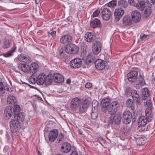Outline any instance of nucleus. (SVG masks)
Masks as SVG:
<instances>
[{
  "label": "nucleus",
  "mask_w": 155,
  "mask_h": 155,
  "mask_svg": "<svg viewBox=\"0 0 155 155\" xmlns=\"http://www.w3.org/2000/svg\"><path fill=\"white\" fill-rule=\"evenodd\" d=\"M144 127L139 126L138 125L137 129L138 132H139L140 133H141L143 132L145 130V128H144Z\"/></svg>",
  "instance_id": "864d4df0"
},
{
  "label": "nucleus",
  "mask_w": 155,
  "mask_h": 155,
  "mask_svg": "<svg viewBox=\"0 0 155 155\" xmlns=\"http://www.w3.org/2000/svg\"><path fill=\"white\" fill-rule=\"evenodd\" d=\"M123 23L125 25H130L132 23L131 17L128 15H125L123 18Z\"/></svg>",
  "instance_id": "f704fd0d"
},
{
  "label": "nucleus",
  "mask_w": 155,
  "mask_h": 155,
  "mask_svg": "<svg viewBox=\"0 0 155 155\" xmlns=\"http://www.w3.org/2000/svg\"><path fill=\"white\" fill-rule=\"evenodd\" d=\"M138 3L136 4V7L140 10L142 11L145 7V0H137Z\"/></svg>",
  "instance_id": "e433bc0d"
},
{
  "label": "nucleus",
  "mask_w": 155,
  "mask_h": 155,
  "mask_svg": "<svg viewBox=\"0 0 155 155\" xmlns=\"http://www.w3.org/2000/svg\"><path fill=\"white\" fill-rule=\"evenodd\" d=\"M130 129L129 127L127 126H123L121 129V131L122 134L125 135H127L130 132Z\"/></svg>",
  "instance_id": "ea45409f"
},
{
  "label": "nucleus",
  "mask_w": 155,
  "mask_h": 155,
  "mask_svg": "<svg viewBox=\"0 0 155 155\" xmlns=\"http://www.w3.org/2000/svg\"><path fill=\"white\" fill-rule=\"evenodd\" d=\"M137 132H136L134 136V138L136 140L137 144L139 146L143 145L146 142V141L144 139V137H137Z\"/></svg>",
  "instance_id": "5701e85b"
},
{
  "label": "nucleus",
  "mask_w": 155,
  "mask_h": 155,
  "mask_svg": "<svg viewBox=\"0 0 155 155\" xmlns=\"http://www.w3.org/2000/svg\"><path fill=\"white\" fill-rule=\"evenodd\" d=\"M148 36L149 35H148L142 33L140 34V37L142 40H145Z\"/></svg>",
  "instance_id": "603ef678"
},
{
  "label": "nucleus",
  "mask_w": 155,
  "mask_h": 155,
  "mask_svg": "<svg viewBox=\"0 0 155 155\" xmlns=\"http://www.w3.org/2000/svg\"><path fill=\"white\" fill-rule=\"evenodd\" d=\"M36 79L32 77H31L29 79V82H31V83L32 84H34L36 82Z\"/></svg>",
  "instance_id": "5fc2aeb1"
},
{
  "label": "nucleus",
  "mask_w": 155,
  "mask_h": 155,
  "mask_svg": "<svg viewBox=\"0 0 155 155\" xmlns=\"http://www.w3.org/2000/svg\"><path fill=\"white\" fill-rule=\"evenodd\" d=\"M71 149V144L68 143L66 142L62 145L61 151L62 153H67L69 152Z\"/></svg>",
  "instance_id": "aec40b11"
},
{
  "label": "nucleus",
  "mask_w": 155,
  "mask_h": 155,
  "mask_svg": "<svg viewBox=\"0 0 155 155\" xmlns=\"http://www.w3.org/2000/svg\"><path fill=\"white\" fill-rule=\"evenodd\" d=\"M138 72L137 71L133 70L130 72L127 75L128 80L131 82L136 81L137 78Z\"/></svg>",
  "instance_id": "9d476101"
},
{
  "label": "nucleus",
  "mask_w": 155,
  "mask_h": 155,
  "mask_svg": "<svg viewBox=\"0 0 155 155\" xmlns=\"http://www.w3.org/2000/svg\"><path fill=\"white\" fill-rule=\"evenodd\" d=\"M58 134V130L56 129H54L51 131L48 135L49 141L53 142L57 138Z\"/></svg>",
  "instance_id": "2eb2a0df"
},
{
  "label": "nucleus",
  "mask_w": 155,
  "mask_h": 155,
  "mask_svg": "<svg viewBox=\"0 0 155 155\" xmlns=\"http://www.w3.org/2000/svg\"><path fill=\"white\" fill-rule=\"evenodd\" d=\"M70 155H78V154L76 151H74L71 153Z\"/></svg>",
  "instance_id": "69168bd1"
},
{
  "label": "nucleus",
  "mask_w": 155,
  "mask_h": 155,
  "mask_svg": "<svg viewBox=\"0 0 155 155\" xmlns=\"http://www.w3.org/2000/svg\"><path fill=\"white\" fill-rule=\"evenodd\" d=\"M53 79L54 77L53 76V74H51L47 75H45V84L46 85L49 84L52 82Z\"/></svg>",
  "instance_id": "4c0bfd02"
},
{
  "label": "nucleus",
  "mask_w": 155,
  "mask_h": 155,
  "mask_svg": "<svg viewBox=\"0 0 155 155\" xmlns=\"http://www.w3.org/2000/svg\"><path fill=\"white\" fill-rule=\"evenodd\" d=\"M80 99L78 97H75L72 99L71 102L70 107L71 110L76 111L81 103Z\"/></svg>",
  "instance_id": "0eeeda50"
},
{
  "label": "nucleus",
  "mask_w": 155,
  "mask_h": 155,
  "mask_svg": "<svg viewBox=\"0 0 155 155\" xmlns=\"http://www.w3.org/2000/svg\"><path fill=\"white\" fill-rule=\"evenodd\" d=\"M150 1V2L151 3H152V4H155V0H149Z\"/></svg>",
  "instance_id": "774afa93"
},
{
  "label": "nucleus",
  "mask_w": 155,
  "mask_h": 155,
  "mask_svg": "<svg viewBox=\"0 0 155 155\" xmlns=\"http://www.w3.org/2000/svg\"><path fill=\"white\" fill-rule=\"evenodd\" d=\"M126 105L128 107L130 108L131 110H134V105L132 99H129L126 101Z\"/></svg>",
  "instance_id": "79ce46f5"
},
{
  "label": "nucleus",
  "mask_w": 155,
  "mask_h": 155,
  "mask_svg": "<svg viewBox=\"0 0 155 155\" xmlns=\"http://www.w3.org/2000/svg\"><path fill=\"white\" fill-rule=\"evenodd\" d=\"M17 58L21 62L28 64L31 61V58L28 55L21 54L18 55Z\"/></svg>",
  "instance_id": "1a4fd4ad"
},
{
  "label": "nucleus",
  "mask_w": 155,
  "mask_h": 155,
  "mask_svg": "<svg viewBox=\"0 0 155 155\" xmlns=\"http://www.w3.org/2000/svg\"><path fill=\"white\" fill-rule=\"evenodd\" d=\"M142 97L143 100L147 99L150 96V93L147 87L144 88L142 89Z\"/></svg>",
  "instance_id": "7c9ffc66"
},
{
  "label": "nucleus",
  "mask_w": 155,
  "mask_h": 155,
  "mask_svg": "<svg viewBox=\"0 0 155 155\" xmlns=\"http://www.w3.org/2000/svg\"><path fill=\"white\" fill-rule=\"evenodd\" d=\"M133 93L131 94L132 97L134 101L136 103L137 105L140 104V98L139 94H137V91L134 90L133 91Z\"/></svg>",
  "instance_id": "c85d7f7f"
},
{
  "label": "nucleus",
  "mask_w": 155,
  "mask_h": 155,
  "mask_svg": "<svg viewBox=\"0 0 155 155\" xmlns=\"http://www.w3.org/2000/svg\"><path fill=\"white\" fill-rule=\"evenodd\" d=\"M101 25V21L97 18H94L90 22V25L94 28L100 27Z\"/></svg>",
  "instance_id": "c756f323"
},
{
  "label": "nucleus",
  "mask_w": 155,
  "mask_h": 155,
  "mask_svg": "<svg viewBox=\"0 0 155 155\" xmlns=\"http://www.w3.org/2000/svg\"><path fill=\"white\" fill-rule=\"evenodd\" d=\"M123 123L126 124H129L132 120V123L135 122L136 119V114L133 112V114L128 110L123 112L122 116Z\"/></svg>",
  "instance_id": "f257e3e1"
},
{
  "label": "nucleus",
  "mask_w": 155,
  "mask_h": 155,
  "mask_svg": "<svg viewBox=\"0 0 155 155\" xmlns=\"http://www.w3.org/2000/svg\"><path fill=\"white\" fill-rule=\"evenodd\" d=\"M16 49L15 45H14L9 51L4 54L3 55L5 57H9L13 55V52Z\"/></svg>",
  "instance_id": "58836bf2"
},
{
  "label": "nucleus",
  "mask_w": 155,
  "mask_h": 155,
  "mask_svg": "<svg viewBox=\"0 0 155 155\" xmlns=\"http://www.w3.org/2000/svg\"><path fill=\"white\" fill-rule=\"evenodd\" d=\"M13 114H14V112L13 110V107L11 106H7L4 110V117L6 119H8Z\"/></svg>",
  "instance_id": "6e6552de"
},
{
  "label": "nucleus",
  "mask_w": 155,
  "mask_h": 155,
  "mask_svg": "<svg viewBox=\"0 0 155 155\" xmlns=\"http://www.w3.org/2000/svg\"><path fill=\"white\" fill-rule=\"evenodd\" d=\"M107 0H99V2L100 4L102 5L107 2Z\"/></svg>",
  "instance_id": "e2e57ef3"
},
{
  "label": "nucleus",
  "mask_w": 155,
  "mask_h": 155,
  "mask_svg": "<svg viewBox=\"0 0 155 155\" xmlns=\"http://www.w3.org/2000/svg\"><path fill=\"white\" fill-rule=\"evenodd\" d=\"M91 118L92 119L94 120L97 117L98 114L96 112H92L91 113Z\"/></svg>",
  "instance_id": "8fccbe9b"
},
{
  "label": "nucleus",
  "mask_w": 155,
  "mask_h": 155,
  "mask_svg": "<svg viewBox=\"0 0 155 155\" xmlns=\"http://www.w3.org/2000/svg\"><path fill=\"white\" fill-rule=\"evenodd\" d=\"M89 105V101L87 100H85L81 103V102L78 107L80 113H82L85 112L86 110Z\"/></svg>",
  "instance_id": "f8f14e48"
},
{
  "label": "nucleus",
  "mask_w": 155,
  "mask_h": 155,
  "mask_svg": "<svg viewBox=\"0 0 155 155\" xmlns=\"http://www.w3.org/2000/svg\"><path fill=\"white\" fill-rule=\"evenodd\" d=\"M97 55L91 54L88 55L86 60V63L88 65H91L92 64L95 63V61L97 60Z\"/></svg>",
  "instance_id": "9b49d317"
},
{
  "label": "nucleus",
  "mask_w": 155,
  "mask_h": 155,
  "mask_svg": "<svg viewBox=\"0 0 155 155\" xmlns=\"http://www.w3.org/2000/svg\"><path fill=\"white\" fill-rule=\"evenodd\" d=\"M117 3V0H112L107 5L109 7H114L116 5Z\"/></svg>",
  "instance_id": "49530a36"
},
{
  "label": "nucleus",
  "mask_w": 155,
  "mask_h": 155,
  "mask_svg": "<svg viewBox=\"0 0 155 155\" xmlns=\"http://www.w3.org/2000/svg\"><path fill=\"white\" fill-rule=\"evenodd\" d=\"M17 102V100L15 97L10 94L7 98V103L8 104L13 105Z\"/></svg>",
  "instance_id": "c9c22d12"
},
{
  "label": "nucleus",
  "mask_w": 155,
  "mask_h": 155,
  "mask_svg": "<svg viewBox=\"0 0 155 155\" xmlns=\"http://www.w3.org/2000/svg\"><path fill=\"white\" fill-rule=\"evenodd\" d=\"M14 118L20 123L24 121L25 118V114L23 113L20 112L14 115Z\"/></svg>",
  "instance_id": "72a5a7b5"
},
{
  "label": "nucleus",
  "mask_w": 155,
  "mask_h": 155,
  "mask_svg": "<svg viewBox=\"0 0 155 155\" xmlns=\"http://www.w3.org/2000/svg\"><path fill=\"white\" fill-rule=\"evenodd\" d=\"M82 61L81 58H76L70 62V66L72 68H79L81 65Z\"/></svg>",
  "instance_id": "423d86ee"
},
{
  "label": "nucleus",
  "mask_w": 155,
  "mask_h": 155,
  "mask_svg": "<svg viewBox=\"0 0 155 155\" xmlns=\"http://www.w3.org/2000/svg\"><path fill=\"white\" fill-rule=\"evenodd\" d=\"M128 3L129 5L132 6H136V3L134 0H128Z\"/></svg>",
  "instance_id": "6e6d98bb"
},
{
  "label": "nucleus",
  "mask_w": 155,
  "mask_h": 155,
  "mask_svg": "<svg viewBox=\"0 0 155 155\" xmlns=\"http://www.w3.org/2000/svg\"><path fill=\"white\" fill-rule=\"evenodd\" d=\"M144 13L146 17L149 16L151 14V11L150 9H145L144 11Z\"/></svg>",
  "instance_id": "3c124183"
},
{
  "label": "nucleus",
  "mask_w": 155,
  "mask_h": 155,
  "mask_svg": "<svg viewBox=\"0 0 155 155\" xmlns=\"http://www.w3.org/2000/svg\"><path fill=\"white\" fill-rule=\"evenodd\" d=\"M51 35L53 38L55 37L56 35V32L55 31H53L50 33Z\"/></svg>",
  "instance_id": "052dcab7"
},
{
  "label": "nucleus",
  "mask_w": 155,
  "mask_h": 155,
  "mask_svg": "<svg viewBox=\"0 0 155 155\" xmlns=\"http://www.w3.org/2000/svg\"><path fill=\"white\" fill-rule=\"evenodd\" d=\"M118 6L123 8L127 7L128 6L127 2L124 0H121L118 2Z\"/></svg>",
  "instance_id": "37998d69"
},
{
  "label": "nucleus",
  "mask_w": 155,
  "mask_h": 155,
  "mask_svg": "<svg viewBox=\"0 0 155 155\" xmlns=\"http://www.w3.org/2000/svg\"><path fill=\"white\" fill-rule=\"evenodd\" d=\"M59 53L60 54V57H62V56H63V50L62 49V48H61V50H60Z\"/></svg>",
  "instance_id": "0e129e2a"
},
{
  "label": "nucleus",
  "mask_w": 155,
  "mask_h": 155,
  "mask_svg": "<svg viewBox=\"0 0 155 155\" xmlns=\"http://www.w3.org/2000/svg\"><path fill=\"white\" fill-rule=\"evenodd\" d=\"M98 104L97 101L96 100H94L92 102V105L93 107H96Z\"/></svg>",
  "instance_id": "13d9d810"
},
{
  "label": "nucleus",
  "mask_w": 155,
  "mask_h": 155,
  "mask_svg": "<svg viewBox=\"0 0 155 155\" xmlns=\"http://www.w3.org/2000/svg\"><path fill=\"white\" fill-rule=\"evenodd\" d=\"M29 71L30 74H32L36 73L39 69V67L38 64L35 62H33L29 65Z\"/></svg>",
  "instance_id": "412c9836"
},
{
  "label": "nucleus",
  "mask_w": 155,
  "mask_h": 155,
  "mask_svg": "<svg viewBox=\"0 0 155 155\" xmlns=\"http://www.w3.org/2000/svg\"><path fill=\"white\" fill-rule=\"evenodd\" d=\"M64 136L61 133L59 134V137H58L59 141H61L62 139L64 138Z\"/></svg>",
  "instance_id": "bf43d9fd"
},
{
  "label": "nucleus",
  "mask_w": 155,
  "mask_h": 155,
  "mask_svg": "<svg viewBox=\"0 0 155 155\" xmlns=\"http://www.w3.org/2000/svg\"><path fill=\"white\" fill-rule=\"evenodd\" d=\"M147 121V119L144 116H142L140 117L137 120L138 125L139 126L144 127L146 124Z\"/></svg>",
  "instance_id": "cd10ccee"
},
{
  "label": "nucleus",
  "mask_w": 155,
  "mask_h": 155,
  "mask_svg": "<svg viewBox=\"0 0 155 155\" xmlns=\"http://www.w3.org/2000/svg\"><path fill=\"white\" fill-rule=\"evenodd\" d=\"M18 67L20 70L27 73H29V65L25 64L20 63L18 64Z\"/></svg>",
  "instance_id": "a878e982"
},
{
  "label": "nucleus",
  "mask_w": 155,
  "mask_h": 155,
  "mask_svg": "<svg viewBox=\"0 0 155 155\" xmlns=\"http://www.w3.org/2000/svg\"><path fill=\"white\" fill-rule=\"evenodd\" d=\"M121 120V117L119 115L111 116L110 117L108 123L109 124H118Z\"/></svg>",
  "instance_id": "dca6fc26"
},
{
  "label": "nucleus",
  "mask_w": 155,
  "mask_h": 155,
  "mask_svg": "<svg viewBox=\"0 0 155 155\" xmlns=\"http://www.w3.org/2000/svg\"><path fill=\"white\" fill-rule=\"evenodd\" d=\"M120 105L118 102L115 101L112 102L110 105L108 109V113L111 115L114 114L117 111Z\"/></svg>",
  "instance_id": "20e7f679"
},
{
  "label": "nucleus",
  "mask_w": 155,
  "mask_h": 155,
  "mask_svg": "<svg viewBox=\"0 0 155 155\" xmlns=\"http://www.w3.org/2000/svg\"><path fill=\"white\" fill-rule=\"evenodd\" d=\"M14 107H13V110L14 112V115L16 114L17 113H18L20 110V106L17 104H14Z\"/></svg>",
  "instance_id": "c03bdc74"
},
{
  "label": "nucleus",
  "mask_w": 155,
  "mask_h": 155,
  "mask_svg": "<svg viewBox=\"0 0 155 155\" xmlns=\"http://www.w3.org/2000/svg\"><path fill=\"white\" fill-rule=\"evenodd\" d=\"M54 77L53 80L57 83H61L64 81V78L63 75L59 73H56L53 75Z\"/></svg>",
  "instance_id": "393cba45"
},
{
  "label": "nucleus",
  "mask_w": 155,
  "mask_h": 155,
  "mask_svg": "<svg viewBox=\"0 0 155 155\" xmlns=\"http://www.w3.org/2000/svg\"><path fill=\"white\" fill-rule=\"evenodd\" d=\"M110 104V100L107 98L103 99L101 102V109L104 112H106Z\"/></svg>",
  "instance_id": "ddd939ff"
},
{
  "label": "nucleus",
  "mask_w": 155,
  "mask_h": 155,
  "mask_svg": "<svg viewBox=\"0 0 155 155\" xmlns=\"http://www.w3.org/2000/svg\"><path fill=\"white\" fill-rule=\"evenodd\" d=\"M95 36L91 32H87L84 36L85 40L88 42H90L95 40Z\"/></svg>",
  "instance_id": "2f4dec72"
},
{
  "label": "nucleus",
  "mask_w": 155,
  "mask_h": 155,
  "mask_svg": "<svg viewBox=\"0 0 155 155\" xmlns=\"http://www.w3.org/2000/svg\"><path fill=\"white\" fill-rule=\"evenodd\" d=\"M139 83L143 85L144 83V81L143 78L141 75H140L139 76Z\"/></svg>",
  "instance_id": "09e8293b"
},
{
  "label": "nucleus",
  "mask_w": 155,
  "mask_h": 155,
  "mask_svg": "<svg viewBox=\"0 0 155 155\" xmlns=\"http://www.w3.org/2000/svg\"><path fill=\"white\" fill-rule=\"evenodd\" d=\"M134 90L132 89L130 87H126L125 90V93L124 95L126 97H128L130 95H131L132 93H133V91Z\"/></svg>",
  "instance_id": "a19ab883"
},
{
  "label": "nucleus",
  "mask_w": 155,
  "mask_h": 155,
  "mask_svg": "<svg viewBox=\"0 0 155 155\" xmlns=\"http://www.w3.org/2000/svg\"><path fill=\"white\" fill-rule=\"evenodd\" d=\"M144 104L147 107H153L151 104V101L150 99H147L146 101V102H145Z\"/></svg>",
  "instance_id": "de8ad7c7"
},
{
  "label": "nucleus",
  "mask_w": 155,
  "mask_h": 155,
  "mask_svg": "<svg viewBox=\"0 0 155 155\" xmlns=\"http://www.w3.org/2000/svg\"><path fill=\"white\" fill-rule=\"evenodd\" d=\"M124 13V9L121 7H117L115 9L114 13V19L117 22L120 19Z\"/></svg>",
  "instance_id": "7ed1b4c3"
},
{
  "label": "nucleus",
  "mask_w": 155,
  "mask_h": 155,
  "mask_svg": "<svg viewBox=\"0 0 155 155\" xmlns=\"http://www.w3.org/2000/svg\"><path fill=\"white\" fill-rule=\"evenodd\" d=\"M105 64L104 61L100 59H97L95 61V67L99 70H102L105 68Z\"/></svg>",
  "instance_id": "4be33fe9"
},
{
  "label": "nucleus",
  "mask_w": 155,
  "mask_h": 155,
  "mask_svg": "<svg viewBox=\"0 0 155 155\" xmlns=\"http://www.w3.org/2000/svg\"><path fill=\"white\" fill-rule=\"evenodd\" d=\"M19 122L15 119L12 118L10 122V130L12 132L15 133L20 127Z\"/></svg>",
  "instance_id": "39448f33"
},
{
  "label": "nucleus",
  "mask_w": 155,
  "mask_h": 155,
  "mask_svg": "<svg viewBox=\"0 0 155 155\" xmlns=\"http://www.w3.org/2000/svg\"><path fill=\"white\" fill-rule=\"evenodd\" d=\"M12 43L9 40L5 39L4 41V48H9L11 45Z\"/></svg>",
  "instance_id": "a18cd8bd"
},
{
  "label": "nucleus",
  "mask_w": 155,
  "mask_h": 155,
  "mask_svg": "<svg viewBox=\"0 0 155 155\" xmlns=\"http://www.w3.org/2000/svg\"><path fill=\"white\" fill-rule=\"evenodd\" d=\"M79 48L76 45L72 43L67 44L65 46V51L68 53L75 54L78 53Z\"/></svg>",
  "instance_id": "f03ea898"
},
{
  "label": "nucleus",
  "mask_w": 155,
  "mask_h": 155,
  "mask_svg": "<svg viewBox=\"0 0 155 155\" xmlns=\"http://www.w3.org/2000/svg\"><path fill=\"white\" fill-rule=\"evenodd\" d=\"M45 74L44 73L39 74L37 78L36 82L38 85H42L45 83Z\"/></svg>",
  "instance_id": "bb28decb"
},
{
  "label": "nucleus",
  "mask_w": 155,
  "mask_h": 155,
  "mask_svg": "<svg viewBox=\"0 0 155 155\" xmlns=\"http://www.w3.org/2000/svg\"><path fill=\"white\" fill-rule=\"evenodd\" d=\"M85 86L87 88H89L92 86V84L90 83H87L86 84Z\"/></svg>",
  "instance_id": "680f3d73"
},
{
  "label": "nucleus",
  "mask_w": 155,
  "mask_h": 155,
  "mask_svg": "<svg viewBox=\"0 0 155 155\" xmlns=\"http://www.w3.org/2000/svg\"><path fill=\"white\" fill-rule=\"evenodd\" d=\"M152 107H148L146 110L145 115L148 121H151L152 118Z\"/></svg>",
  "instance_id": "b1692460"
},
{
  "label": "nucleus",
  "mask_w": 155,
  "mask_h": 155,
  "mask_svg": "<svg viewBox=\"0 0 155 155\" xmlns=\"http://www.w3.org/2000/svg\"><path fill=\"white\" fill-rule=\"evenodd\" d=\"M100 12V11L98 10H96L93 13V17H95L97 16L98 15Z\"/></svg>",
  "instance_id": "4d7b16f0"
},
{
  "label": "nucleus",
  "mask_w": 155,
  "mask_h": 155,
  "mask_svg": "<svg viewBox=\"0 0 155 155\" xmlns=\"http://www.w3.org/2000/svg\"><path fill=\"white\" fill-rule=\"evenodd\" d=\"M101 50V45L100 41H96L94 43L92 47L93 53L95 54H97Z\"/></svg>",
  "instance_id": "4468645a"
},
{
  "label": "nucleus",
  "mask_w": 155,
  "mask_h": 155,
  "mask_svg": "<svg viewBox=\"0 0 155 155\" xmlns=\"http://www.w3.org/2000/svg\"><path fill=\"white\" fill-rule=\"evenodd\" d=\"M6 84L0 82V96H3L6 91H8L9 88L6 87Z\"/></svg>",
  "instance_id": "473e14b6"
},
{
  "label": "nucleus",
  "mask_w": 155,
  "mask_h": 155,
  "mask_svg": "<svg viewBox=\"0 0 155 155\" xmlns=\"http://www.w3.org/2000/svg\"><path fill=\"white\" fill-rule=\"evenodd\" d=\"M131 16L133 21L135 23H137L140 20L141 15L137 11H133L131 13Z\"/></svg>",
  "instance_id": "6ab92c4d"
},
{
  "label": "nucleus",
  "mask_w": 155,
  "mask_h": 155,
  "mask_svg": "<svg viewBox=\"0 0 155 155\" xmlns=\"http://www.w3.org/2000/svg\"><path fill=\"white\" fill-rule=\"evenodd\" d=\"M22 50H23L22 47L21 46H19V48L18 49V51L19 52H21L22 51Z\"/></svg>",
  "instance_id": "338daca9"
},
{
  "label": "nucleus",
  "mask_w": 155,
  "mask_h": 155,
  "mask_svg": "<svg viewBox=\"0 0 155 155\" xmlns=\"http://www.w3.org/2000/svg\"><path fill=\"white\" fill-rule=\"evenodd\" d=\"M73 40V38L70 35H64L60 38V42L61 44H65L71 43Z\"/></svg>",
  "instance_id": "f3484780"
},
{
  "label": "nucleus",
  "mask_w": 155,
  "mask_h": 155,
  "mask_svg": "<svg viewBox=\"0 0 155 155\" xmlns=\"http://www.w3.org/2000/svg\"><path fill=\"white\" fill-rule=\"evenodd\" d=\"M102 17L103 19L108 20L110 18L111 12L110 10L107 8H104L101 11Z\"/></svg>",
  "instance_id": "a211bd4d"
}]
</instances>
